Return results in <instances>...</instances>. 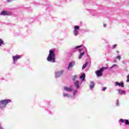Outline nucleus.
<instances>
[{
    "mask_svg": "<svg viewBox=\"0 0 129 129\" xmlns=\"http://www.w3.org/2000/svg\"><path fill=\"white\" fill-rule=\"evenodd\" d=\"M55 50H49V54L48 55L47 57V60L48 62H50V63H55L56 62V58H55V56H56V54L55 53Z\"/></svg>",
    "mask_w": 129,
    "mask_h": 129,
    "instance_id": "f257e3e1",
    "label": "nucleus"
},
{
    "mask_svg": "<svg viewBox=\"0 0 129 129\" xmlns=\"http://www.w3.org/2000/svg\"><path fill=\"white\" fill-rule=\"evenodd\" d=\"M12 100L11 99H5L0 101V109H3L5 107H7V104L11 103Z\"/></svg>",
    "mask_w": 129,
    "mask_h": 129,
    "instance_id": "f03ea898",
    "label": "nucleus"
},
{
    "mask_svg": "<svg viewBox=\"0 0 129 129\" xmlns=\"http://www.w3.org/2000/svg\"><path fill=\"white\" fill-rule=\"evenodd\" d=\"M107 69V67H102L99 70L96 71L95 72V74L97 76V77H101L102 75H103V71L106 70Z\"/></svg>",
    "mask_w": 129,
    "mask_h": 129,
    "instance_id": "7ed1b4c3",
    "label": "nucleus"
},
{
    "mask_svg": "<svg viewBox=\"0 0 129 129\" xmlns=\"http://www.w3.org/2000/svg\"><path fill=\"white\" fill-rule=\"evenodd\" d=\"M76 65V62L75 61H72L69 63L68 67L67 68V70L68 71H72L73 70V67H74Z\"/></svg>",
    "mask_w": 129,
    "mask_h": 129,
    "instance_id": "20e7f679",
    "label": "nucleus"
},
{
    "mask_svg": "<svg viewBox=\"0 0 129 129\" xmlns=\"http://www.w3.org/2000/svg\"><path fill=\"white\" fill-rule=\"evenodd\" d=\"M12 58L13 59V64H14V65H16L18 60H19V59H21V58H22V55H14L12 57Z\"/></svg>",
    "mask_w": 129,
    "mask_h": 129,
    "instance_id": "39448f33",
    "label": "nucleus"
},
{
    "mask_svg": "<svg viewBox=\"0 0 129 129\" xmlns=\"http://www.w3.org/2000/svg\"><path fill=\"white\" fill-rule=\"evenodd\" d=\"M80 29V27L79 26H75L74 30V34L75 36H77L79 34L78 31H79Z\"/></svg>",
    "mask_w": 129,
    "mask_h": 129,
    "instance_id": "423d86ee",
    "label": "nucleus"
},
{
    "mask_svg": "<svg viewBox=\"0 0 129 129\" xmlns=\"http://www.w3.org/2000/svg\"><path fill=\"white\" fill-rule=\"evenodd\" d=\"M82 84V82L80 83V82L78 80H77L74 82L75 87H76L77 89H79V88H80V85Z\"/></svg>",
    "mask_w": 129,
    "mask_h": 129,
    "instance_id": "0eeeda50",
    "label": "nucleus"
},
{
    "mask_svg": "<svg viewBox=\"0 0 129 129\" xmlns=\"http://www.w3.org/2000/svg\"><path fill=\"white\" fill-rule=\"evenodd\" d=\"M115 86H119V87H124V83L123 82H121L120 83L118 82H115L114 83Z\"/></svg>",
    "mask_w": 129,
    "mask_h": 129,
    "instance_id": "6e6552de",
    "label": "nucleus"
},
{
    "mask_svg": "<svg viewBox=\"0 0 129 129\" xmlns=\"http://www.w3.org/2000/svg\"><path fill=\"white\" fill-rule=\"evenodd\" d=\"M63 73L64 71L63 70L55 72V78H58L59 76H61Z\"/></svg>",
    "mask_w": 129,
    "mask_h": 129,
    "instance_id": "1a4fd4ad",
    "label": "nucleus"
},
{
    "mask_svg": "<svg viewBox=\"0 0 129 129\" xmlns=\"http://www.w3.org/2000/svg\"><path fill=\"white\" fill-rule=\"evenodd\" d=\"M83 50V49H79V52H80V54L79 56V59H81L82 58V56L84 54H85V51H83V52H81V51Z\"/></svg>",
    "mask_w": 129,
    "mask_h": 129,
    "instance_id": "9d476101",
    "label": "nucleus"
},
{
    "mask_svg": "<svg viewBox=\"0 0 129 129\" xmlns=\"http://www.w3.org/2000/svg\"><path fill=\"white\" fill-rule=\"evenodd\" d=\"M64 90H65V91H67V92H71L73 91V89H72V88H69L68 87H64Z\"/></svg>",
    "mask_w": 129,
    "mask_h": 129,
    "instance_id": "9b49d317",
    "label": "nucleus"
},
{
    "mask_svg": "<svg viewBox=\"0 0 129 129\" xmlns=\"http://www.w3.org/2000/svg\"><path fill=\"white\" fill-rule=\"evenodd\" d=\"M94 86H95V84H94V82L91 81L90 85V90H92V89H93V88H94Z\"/></svg>",
    "mask_w": 129,
    "mask_h": 129,
    "instance_id": "f8f14e48",
    "label": "nucleus"
},
{
    "mask_svg": "<svg viewBox=\"0 0 129 129\" xmlns=\"http://www.w3.org/2000/svg\"><path fill=\"white\" fill-rule=\"evenodd\" d=\"M80 79L82 80V82H83L85 80V74L83 73V74L80 77Z\"/></svg>",
    "mask_w": 129,
    "mask_h": 129,
    "instance_id": "ddd939ff",
    "label": "nucleus"
},
{
    "mask_svg": "<svg viewBox=\"0 0 129 129\" xmlns=\"http://www.w3.org/2000/svg\"><path fill=\"white\" fill-rule=\"evenodd\" d=\"M0 15L1 16H8V15H9V13L8 12H7V11H2L1 12Z\"/></svg>",
    "mask_w": 129,
    "mask_h": 129,
    "instance_id": "4468645a",
    "label": "nucleus"
},
{
    "mask_svg": "<svg viewBox=\"0 0 129 129\" xmlns=\"http://www.w3.org/2000/svg\"><path fill=\"white\" fill-rule=\"evenodd\" d=\"M63 97H68V98H72V95H69L68 93H63Z\"/></svg>",
    "mask_w": 129,
    "mask_h": 129,
    "instance_id": "2eb2a0df",
    "label": "nucleus"
},
{
    "mask_svg": "<svg viewBox=\"0 0 129 129\" xmlns=\"http://www.w3.org/2000/svg\"><path fill=\"white\" fill-rule=\"evenodd\" d=\"M117 91L121 95H122V94H124V93H125V91L124 90H117Z\"/></svg>",
    "mask_w": 129,
    "mask_h": 129,
    "instance_id": "dca6fc26",
    "label": "nucleus"
},
{
    "mask_svg": "<svg viewBox=\"0 0 129 129\" xmlns=\"http://www.w3.org/2000/svg\"><path fill=\"white\" fill-rule=\"evenodd\" d=\"M117 64H114L113 66H112L109 69V70H111V69L113 68H115V67H117Z\"/></svg>",
    "mask_w": 129,
    "mask_h": 129,
    "instance_id": "f3484780",
    "label": "nucleus"
},
{
    "mask_svg": "<svg viewBox=\"0 0 129 129\" xmlns=\"http://www.w3.org/2000/svg\"><path fill=\"white\" fill-rule=\"evenodd\" d=\"M87 65H88V62H86L84 64H83L82 67V69H85L86 67H87Z\"/></svg>",
    "mask_w": 129,
    "mask_h": 129,
    "instance_id": "a211bd4d",
    "label": "nucleus"
},
{
    "mask_svg": "<svg viewBox=\"0 0 129 129\" xmlns=\"http://www.w3.org/2000/svg\"><path fill=\"white\" fill-rule=\"evenodd\" d=\"M5 42H4V40L3 39H0V47L1 46H3V45H4Z\"/></svg>",
    "mask_w": 129,
    "mask_h": 129,
    "instance_id": "6ab92c4d",
    "label": "nucleus"
},
{
    "mask_svg": "<svg viewBox=\"0 0 129 129\" xmlns=\"http://www.w3.org/2000/svg\"><path fill=\"white\" fill-rule=\"evenodd\" d=\"M76 93H78V91L77 90H76L73 93V95L72 96V98H73L75 95H76Z\"/></svg>",
    "mask_w": 129,
    "mask_h": 129,
    "instance_id": "aec40b11",
    "label": "nucleus"
},
{
    "mask_svg": "<svg viewBox=\"0 0 129 129\" xmlns=\"http://www.w3.org/2000/svg\"><path fill=\"white\" fill-rule=\"evenodd\" d=\"M82 46H83V45L76 46L75 48H74V50H77V49H79V48H81V47H82Z\"/></svg>",
    "mask_w": 129,
    "mask_h": 129,
    "instance_id": "412c9836",
    "label": "nucleus"
},
{
    "mask_svg": "<svg viewBox=\"0 0 129 129\" xmlns=\"http://www.w3.org/2000/svg\"><path fill=\"white\" fill-rule=\"evenodd\" d=\"M77 78V75H75L73 77V81H75L76 79Z\"/></svg>",
    "mask_w": 129,
    "mask_h": 129,
    "instance_id": "4be33fe9",
    "label": "nucleus"
},
{
    "mask_svg": "<svg viewBox=\"0 0 129 129\" xmlns=\"http://www.w3.org/2000/svg\"><path fill=\"white\" fill-rule=\"evenodd\" d=\"M116 106H119V101L118 100H117L116 102Z\"/></svg>",
    "mask_w": 129,
    "mask_h": 129,
    "instance_id": "5701e85b",
    "label": "nucleus"
},
{
    "mask_svg": "<svg viewBox=\"0 0 129 129\" xmlns=\"http://www.w3.org/2000/svg\"><path fill=\"white\" fill-rule=\"evenodd\" d=\"M117 46V44H114L113 45V46L111 47V49H115V48H116V46Z\"/></svg>",
    "mask_w": 129,
    "mask_h": 129,
    "instance_id": "b1692460",
    "label": "nucleus"
},
{
    "mask_svg": "<svg viewBox=\"0 0 129 129\" xmlns=\"http://www.w3.org/2000/svg\"><path fill=\"white\" fill-rule=\"evenodd\" d=\"M116 59H118L119 60H120V59H121V56H120V55H118L116 56Z\"/></svg>",
    "mask_w": 129,
    "mask_h": 129,
    "instance_id": "393cba45",
    "label": "nucleus"
},
{
    "mask_svg": "<svg viewBox=\"0 0 129 129\" xmlns=\"http://www.w3.org/2000/svg\"><path fill=\"white\" fill-rule=\"evenodd\" d=\"M126 78V82H129V74L127 76Z\"/></svg>",
    "mask_w": 129,
    "mask_h": 129,
    "instance_id": "a878e982",
    "label": "nucleus"
},
{
    "mask_svg": "<svg viewBox=\"0 0 129 129\" xmlns=\"http://www.w3.org/2000/svg\"><path fill=\"white\" fill-rule=\"evenodd\" d=\"M106 89H107L106 87H104L103 88L102 91H105V90H106Z\"/></svg>",
    "mask_w": 129,
    "mask_h": 129,
    "instance_id": "bb28decb",
    "label": "nucleus"
},
{
    "mask_svg": "<svg viewBox=\"0 0 129 129\" xmlns=\"http://www.w3.org/2000/svg\"><path fill=\"white\" fill-rule=\"evenodd\" d=\"M14 0H7V3H11L13 2Z\"/></svg>",
    "mask_w": 129,
    "mask_h": 129,
    "instance_id": "cd10ccee",
    "label": "nucleus"
},
{
    "mask_svg": "<svg viewBox=\"0 0 129 129\" xmlns=\"http://www.w3.org/2000/svg\"><path fill=\"white\" fill-rule=\"evenodd\" d=\"M90 13H95V10H90Z\"/></svg>",
    "mask_w": 129,
    "mask_h": 129,
    "instance_id": "c85d7f7f",
    "label": "nucleus"
},
{
    "mask_svg": "<svg viewBox=\"0 0 129 129\" xmlns=\"http://www.w3.org/2000/svg\"><path fill=\"white\" fill-rule=\"evenodd\" d=\"M123 64H124V65H126V63H125V62L124 61H122Z\"/></svg>",
    "mask_w": 129,
    "mask_h": 129,
    "instance_id": "c756f323",
    "label": "nucleus"
},
{
    "mask_svg": "<svg viewBox=\"0 0 129 129\" xmlns=\"http://www.w3.org/2000/svg\"><path fill=\"white\" fill-rule=\"evenodd\" d=\"M103 27H104V28H105V27H106V24H104Z\"/></svg>",
    "mask_w": 129,
    "mask_h": 129,
    "instance_id": "7c9ffc66",
    "label": "nucleus"
},
{
    "mask_svg": "<svg viewBox=\"0 0 129 129\" xmlns=\"http://www.w3.org/2000/svg\"><path fill=\"white\" fill-rule=\"evenodd\" d=\"M86 32H89V29H87L85 30Z\"/></svg>",
    "mask_w": 129,
    "mask_h": 129,
    "instance_id": "2f4dec72",
    "label": "nucleus"
},
{
    "mask_svg": "<svg viewBox=\"0 0 129 129\" xmlns=\"http://www.w3.org/2000/svg\"><path fill=\"white\" fill-rule=\"evenodd\" d=\"M86 56H88V58H89V55H88V53H87Z\"/></svg>",
    "mask_w": 129,
    "mask_h": 129,
    "instance_id": "473e14b6",
    "label": "nucleus"
},
{
    "mask_svg": "<svg viewBox=\"0 0 129 129\" xmlns=\"http://www.w3.org/2000/svg\"><path fill=\"white\" fill-rule=\"evenodd\" d=\"M116 52H117V54H118L119 53V51H117Z\"/></svg>",
    "mask_w": 129,
    "mask_h": 129,
    "instance_id": "72a5a7b5",
    "label": "nucleus"
}]
</instances>
